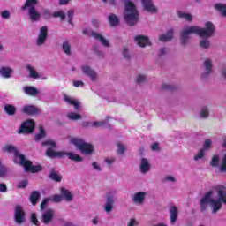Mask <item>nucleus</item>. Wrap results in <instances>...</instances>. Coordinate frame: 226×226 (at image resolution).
Returning a JSON list of instances; mask_svg holds the SVG:
<instances>
[{
  "label": "nucleus",
  "mask_w": 226,
  "mask_h": 226,
  "mask_svg": "<svg viewBox=\"0 0 226 226\" xmlns=\"http://www.w3.org/2000/svg\"><path fill=\"white\" fill-rule=\"evenodd\" d=\"M62 50L66 56H72V42L69 40L62 42Z\"/></svg>",
  "instance_id": "obj_23"
},
{
  "label": "nucleus",
  "mask_w": 226,
  "mask_h": 226,
  "mask_svg": "<svg viewBox=\"0 0 226 226\" xmlns=\"http://www.w3.org/2000/svg\"><path fill=\"white\" fill-rule=\"evenodd\" d=\"M49 202V198H46L42 200L41 204V211H43V209H45V207H47V203Z\"/></svg>",
  "instance_id": "obj_59"
},
{
  "label": "nucleus",
  "mask_w": 226,
  "mask_h": 226,
  "mask_svg": "<svg viewBox=\"0 0 226 226\" xmlns=\"http://www.w3.org/2000/svg\"><path fill=\"white\" fill-rule=\"evenodd\" d=\"M218 163H220V156L218 155H214L212 157V160L210 162L211 167H218Z\"/></svg>",
  "instance_id": "obj_40"
},
{
  "label": "nucleus",
  "mask_w": 226,
  "mask_h": 226,
  "mask_svg": "<svg viewBox=\"0 0 226 226\" xmlns=\"http://www.w3.org/2000/svg\"><path fill=\"white\" fill-rule=\"evenodd\" d=\"M62 199H64L66 202H72L73 200V194L70 192V191L64 187L60 188Z\"/></svg>",
  "instance_id": "obj_25"
},
{
  "label": "nucleus",
  "mask_w": 226,
  "mask_h": 226,
  "mask_svg": "<svg viewBox=\"0 0 226 226\" xmlns=\"http://www.w3.org/2000/svg\"><path fill=\"white\" fill-rule=\"evenodd\" d=\"M36 5H38V0H26L24 6L21 8V10H31V8H36Z\"/></svg>",
  "instance_id": "obj_28"
},
{
  "label": "nucleus",
  "mask_w": 226,
  "mask_h": 226,
  "mask_svg": "<svg viewBox=\"0 0 226 226\" xmlns=\"http://www.w3.org/2000/svg\"><path fill=\"white\" fill-rule=\"evenodd\" d=\"M207 38L209 37H205V39L200 41V47L205 50H207L211 47V41Z\"/></svg>",
  "instance_id": "obj_33"
},
{
  "label": "nucleus",
  "mask_w": 226,
  "mask_h": 226,
  "mask_svg": "<svg viewBox=\"0 0 226 226\" xmlns=\"http://www.w3.org/2000/svg\"><path fill=\"white\" fill-rule=\"evenodd\" d=\"M2 19H10V11H4L1 12Z\"/></svg>",
  "instance_id": "obj_56"
},
{
  "label": "nucleus",
  "mask_w": 226,
  "mask_h": 226,
  "mask_svg": "<svg viewBox=\"0 0 226 226\" xmlns=\"http://www.w3.org/2000/svg\"><path fill=\"white\" fill-rule=\"evenodd\" d=\"M209 147H211V139H207L205 140L204 144H203V148L204 151H206L207 149H209Z\"/></svg>",
  "instance_id": "obj_51"
},
{
  "label": "nucleus",
  "mask_w": 226,
  "mask_h": 226,
  "mask_svg": "<svg viewBox=\"0 0 226 226\" xmlns=\"http://www.w3.org/2000/svg\"><path fill=\"white\" fill-rule=\"evenodd\" d=\"M11 73H13V69L6 66L0 67V76L3 79H11Z\"/></svg>",
  "instance_id": "obj_22"
},
{
  "label": "nucleus",
  "mask_w": 226,
  "mask_h": 226,
  "mask_svg": "<svg viewBox=\"0 0 226 226\" xmlns=\"http://www.w3.org/2000/svg\"><path fill=\"white\" fill-rule=\"evenodd\" d=\"M71 0H59V4L61 5H64V4H68V3H70Z\"/></svg>",
  "instance_id": "obj_62"
},
{
  "label": "nucleus",
  "mask_w": 226,
  "mask_h": 226,
  "mask_svg": "<svg viewBox=\"0 0 226 226\" xmlns=\"http://www.w3.org/2000/svg\"><path fill=\"white\" fill-rule=\"evenodd\" d=\"M92 126H94V128H103V126H107V122L105 121L94 122L92 124Z\"/></svg>",
  "instance_id": "obj_47"
},
{
  "label": "nucleus",
  "mask_w": 226,
  "mask_h": 226,
  "mask_svg": "<svg viewBox=\"0 0 226 226\" xmlns=\"http://www.w3.org/2000/svg\"><path fill=\"white\" fill-rule=\"evenodd\" d=\"M14 218H15L16 223H18L19 225L26 222V213H24L22 207L16 206L15 212H14Z\"/></svg>",
  "instance_id": "obj_11"
},
{
  "label": "nucleus",
  "mask_w": 226,
  "mask_h": 226,
  "mask_svg": "<svg viewBox=\"0 0 226 226\" xmlns=\"http://www.w3.org/2000/svg\"><path fill=\"white\" fill-rule=\"evenodd\" d=\"M215 8L217 10V11H219V13H221L222 17H226V4H216Z\"/></svg>",
  "instance_id": "obj_32"
},
{
  "label": "nucleus",
  "mask_w": 226,
  "mask_h": 226,
  "mask_svg": "<svg viewBox=\"0 0 226 226\" xmlns=\"http://www.w3.org/2000/svg\"><path fill=\"white\" fill-rule=\"evenodd\" d=\"M215 190L217 192L219 196L218 199H215V191L211 190L206 192L200 202L201 211H206L209 204L212 208V213L215 215L222 209V202L226 204V187L223 185H217L215 187Z\"/></svg>",
  "instance_id": "obj_1"
},
{
  "label": "nucleus",
  "mask_w": 226,
  "mask_h": 226,
  "mask_svg": "<svg viewBox=\"0 0 226 226\" xmlns=\"http://www.w3.org/2000/svg\"><path fill=\"white\" fill-rule=\"evenodd\" d=\"M50 179H52L53 181H56L57 183L61 182V179H63V177H61V175H59V173L56 172H52L49 175Z\"/></svg>",
  "instance_id": "obj_38"
},
{
  "label": "nucleus",
  "mask_w": 226,
  "mask_h": 226,
  "mask_svg": "<svg viewBox=\"0 0 226 226\" xmlns=\"http://www.w3.org/2000/svg\"><path fill=\"white\" fill-rule=\"evenodd\" d=\"M83 34H87V36H92L93 38H94V40H97V41H100V43H102L103 47H106L108 49L109 47H110V42H109V41L105 39L103 35L91 30L90 28H85L83 30Z\"/></svg>",
  "instance_id": "obj_8"
},
{
  "label": "nucleus",
  "mask_w": 226,
  "mask_h": 226,
  "mask_svg": "<svg viewBox=\"0 0 226 226\" xmlns=\"http://www.w3.org/2000/svg\"><path fill=\"white\" fill-rule=\"evenodd\" d=\"M4 110L8 116H15V114H17V108L11 104H5L4 106Z\"/></svg>",
  "instance_id": "obj_30"
},
{
  "label": "nucleus",
  "mask_w": 226,
  "mask_h": 226,
  "mask_svg": "<svg viewBox=\"0 0 226 226\" xmlns=\"http://www.w3.org/2000/svg\"><path fill=\"white\" fill-rule=\"evenodd\" d=\"M117 154H124V151H126V147L121 143H117Z\"/></svg>",
  "instance_id": "obj_45"
},
{
  "label": "nucleus",
  "mask_w": 226,
  "mask_h": 226,
  "mask_svg": "<svg viewBox=\"0 0 226 226\" xmlns=\"http://www.w3.org/2000/svg\"><path fill=\"white\" fill-rule=\"evenodd\" d=\"M47 38H49V28L47 26H42L39 31V35L36 41L37 47H41L42 45H45Z\"/></svg>",
  "instance_id": "obj_9"
},
{
  "label": "nucleus",
  "mask_w": 226,
  "mask_h": 226,
  "mask_svg": "<svg viewBox=\"0 0 226 226\" xmlns=\"http://www.w3.org/2000/svg\"><path fill=\"white\" fill-rule=\"evenodd\" d=\"M41 146L49 147L46 151V155L49 156V158H64V156H68L69 160H72L73 162L83 161L80 155L76 154L72 152L54 151L57 145L56 144V141H54L53 139H47L43 141L41 143Z\"/></svg>",
  "instance_id": "obj_4"
},
{
  "label": "nucleus",
  "mask_w": 226,
  "mask_h": 226,
  "mask_svg": "<svg viewBox=\"0 0 226 226\" xmlns=\"http://www.w3.org/2000/svg\"><path fill=\"white\" fill-rule=\"evenodd\" d=\"M147 196V192H136L132 197V202H134V204H144Z\"/></svg>",
  "instance_id": "obj_18"
},
{
  "label": "nucleus",
  "mask_w": 226,
  "mask_h": 226,
  "mask_svg": "<svg viewBox=\"0 0 226 226\" xmlns=\"http://www.w3.org/2000/svg\"><path fill=\"white\" fill-rule=\"evenodd\" d=\"M137 45L139 47H141L144 49V47H147V45H151V41H149V38L144 35H138L134 38Z\"/></svg>",
  "instance_id": "obj_19"
},
{
  "label": "nucleus",
  "mask_w": 226,
  "mask_h": 226,
  "mask_svg": "<svg viewBox=\"0 0 226 226\" xmlns=\"http://www.w3.org/2000/svg\"><path fill=\"white\" fill-rule=\"evenodd\" d=\"M141 3L144 10L148 11V13H156L158 11V9L153 4V0H141Z\"/></svg>",
  "instance_id": "obj_15"
},
{
  "label": "nucleus",
  "mask_w": 226,
  "mask_h": 226,
  "mask_svg": "<svg viewBox=\"0 0 226 226\" xmlns=\"http://www.w3.org/2000/svg\"><path fill=\"white\" fill-rule=\"evenodd\" d=\"M169 213L170 217V223L174 225V223H176V222L177 221V215H178L177 207L176 206H172L170 208Z\"/></svg>",
  "instance_id": "obj_24"
},
{
  "label": "nucleus",
  "mask_w": 226,
  "mask_h": 226,
  "mask_svg": "<svg viewBox=\"0 0 226 226\" xmlns=\"http://www.w3.org/2000/svg\"><path fill=\"white\" fill-rule=\"evenodd\" d=\"M95 54H96V56H98V57H103L104 56L103 52L99 51V50H96Z\"/></svg>",
  "instance_id": "obj_64"
},
{
  "label": "nucleus",
  "mask_w": 226,
  "mask_h": 226,
  "mask_svg": "<svg viewBox=\"0 0 226 226\" xmlns=\"http://www.w3.org/2000/svg\"><path fill=\"white\" fill-rule=\"evenodd\" d=\"M116 195H117V190L109 192L106 195V202L104 204L105 213H112L114 209V204H116Z\"/></svg>",
  "instance_id": "obj_7"
},
{
  "label": "nucleus",
  "mask_w": 226,
  "mask_h": 226,
  "mask_svg": "<svg viewBox=\"0 0 226 226\" xmlns=\"http://www.w3.org/2000/svg\"><path fill=\"white\" fill-rule=\"evenodd\" d=\"M166 54H168L167 48H161L159 49L158 56L159 57H163V56H166Z\"/></svg>",
  "instance_id": "obj_53"
},
{
  "label": "nucleus",
  "mask_w": 226,
  "mask_h": 226,
  "mask_svg": "<svg viewBox=\"0 0 226 226\" xmlns=\"http://www.w3.org/2000/svg\"><path fill=\"white\" fill-rule=\"evenodd\" d=\"M28 16L31 22H38L41 14L36 10V8L28 9Z\"/></svg>",
  "instance_id": "obj_21"
},
{
  "label": "nucleus",
  "mask_w": 226,
  "mask_h": 226,
  "mask_svg": "<svg viewBox=\"0 0 226 226\" xmlns=\"http://www.w3.org/2000/svg\"><path fill=\"white\" fill-rule=\"evenodd\" d=\"M81 70L84 75L89 77L92 82H96L98 80V73L94 72V70H93L91 67H89V65H83Z\"/></svg>",
  "instance_id": "obj_12"
},
{
  "label": "nucleus",
  "mask_w": 226,
  "mask_h": 226,
  "mask_svg": "<svg viewBox=\"0 0 226 226\" xmlns=\"http://www.w3.org/2000/svg\"><path fill=\"white\" fill-rule=\"evenodd\" d=\"M0 192L2 193H6L8 192V187L6 186V184L4 183L0 184Z\"/></svg>",
  "instance_id": "obj_55"
},
{
  "label": "nucleus",
  "mask_w": 226,
  "mask_h": 226,
  "mask_svg": "<svg viewBox=\"0 0 226 226\" xmlns=\"http://www.w3.org/2000/svg\"><path fill=\"white\" fill-rule=\"evenodd\" d=\"M4 151L6 153H13L14 163H18L19 165H21V167H24L25 172H32V174H34L41 170V166H33V162L26 160V155L20 154V152H19L17 147H15L13 145H5L4 147Z\"/></svg>",
  "instance_id": "obj_3"
},
{
  "label": "nucleus",
  "mask_w": 226,
  "mask_h": 226,
  "mask_svg": "<svg viewBox=\"0 0 226 226\" xmlns=\"http://www.w3.org/2000/svg\"><path fill=\"white\" fill-rule=\"evenodd\" d=\"M124 19L129 26H135L139 22V10L132 1L127 0L124 4Z\"/></svg>",
  "instance_id": "obj_5"
},
{
  "label": "nucleus",
  "mask_w": 226,
  "mask_h": 226,
  "mask_svg": "<svg viewBox=\"0 0 226 226\" xmlns=\"http://www.w3.org/2000/svg\"><path fill=\"white\" fill-rule=\"evenodd\" d=\"M38 199H40V192L34 191L30 195V200L33 206H36V204L38 203Z\"/></svg>",
  "instance_id": "obj_34"
},
{
  "label": "nucleus",
  "mask_w": 226,
  "mask_h": 226,
  "mask_svg": "<svg viewBox=\"0 0 226 226\" xmlns=\"http://www.w3.org/2000/svg\"><path fill=\"white\" fill-rule=\"evenodd\" d=\"M163 183H176V177L174 176L167 175L163 177Z\"/></svg>",
  "instance_id": "obj_43"
},
{
  "label": "nucleus",
  "mask_w": 226,
  "mask_h": 226,
  "mask_svg": "<svg viewBox=\"0 0 226 226\" xmlns=\"http://www.w3.org/2000/svg\"><path fill=\"white\" fill-rule=\"evenodd\" d=\"M31 222L35 226H40V221H38V217H36V214H32Z\"/></svg>",
  "instance_id": "obj_49"
},
{
  "label": "nucleus",
  "mask_w": 226,
  "mask_h": 226,
  "mask_svg": "<svg viewBox=\"0 0 226 226\" xmlns=\"http://www.w3.org/2000/svg\"><path fill=\"white\" fill-rule=\"evenodd\" d=\"M55 212L53 209H48L41 215V222L44 225H49L54 220Z\"/></svg>",
  "instance_id": "obj_14"
},
{
  "label": "nucleus",
  "mask_w": 226,
  "mask_h": 226,
  "mask_svg": "<svg viewBox=\"0 0 226 226\" xmlns=\"http://www.w3.org/2000/svg\"><path fill=\"white\" fill-rule=\"evenodd\" d=\"M137 82L138 84H143V82H146V76L142 74L138 75Z\"/></svg>",
  "instance_id": "obj_52"
},
{
  "label": "nucleus",
  "mask_w": 226,
  "mask_h": 226,
  "mask_svg": "<svg viewBox=\"0 0 226 226\" xmlns=\"http://www.w3.org/2000/svg\"><path fill=\"white\" fill-rule=\"evenodd\" d=\"M73 86H74V87H84V83H83V81H80V80L74 81Z\"/></svg>",
  "instance_id": "obj_60"
},
{
  "label": "nucleus",
  "mask_w": 226,
  "mask_h": 226,
  "mask_svg": "<svg viewBox=\"0 0 226 226\" xmlns=\"http://www.w3.org/2000/svg\"><path fill=\"white\" fill-rule=\"evenodd\" d=\"M178 17L180 19H185V20H188L189 22H192V16L188 13H185L183 11L178 12Z\"/></svg>",
  "instance_id": "obj_42"
},
{
  "label": "nucleus",
  "mask_w": 226,
  "mask_h": 226,
  "mask_svg": "<svg viewBox=\"0 0 226 226\" xmlns=\"http://www.w3.org/2000/svg\"><path fill=\"white\" fill-rule=\"evenodd\" d=\"M151 149L152 151H160V144H158L157 142L154 143L151 146Z\"/></svg>",
  "instance_id": "obj_57"
},
{
  "label": "nucleus",
  "mask_w": 226,
  "mask_h": 226,
  "mask_svg": "<svg viewBox=\"0 0 226 226\" xmlns=\"http://www.w3.org/2000/svg\"><path fill=\"white\" fill-rule=\"evenodd\" d=\"M24 93L28 94V96H36L40 94V91H38L34 87H25Z\"/></svg>",
  "instance_id": "obj_29"
},
{
  "label": "nucleus",
  "mask_w": 226,
  "mask_h": 226,
  "mask_svg": "<svg viewBox=\"0 0 226 226\" xmlns=\"http://www.w3.org/2000/svg\"><path fill=\"white\" fill-rule=\"evenodd\" d=\"M6 174H8V168L0 160V177H6Z\"/></svg>",
  "instance_id": "obj_36"
},
{
  "label": "nucleus",
  "mask_w": 226,
  "mask_h": 226,
  "mask_svg": "<svg viewBox=\"0 0 226 226\" xmlns=\"http://www.w3.org/2000/svg\"><path fill=\"white\" fill-rule=\"evenodd\" d=\"M206 154V151H204V149H200L198 154L194 156V160L195 162H199V160H202V158H204Z\"/></svg>",
  "instance_id": "obj_41"
},
{
  "label": "nucleus",
  "mask_w": 226,
  "mask_h": 226,
  "mask_svg": "<svg viewBox=\"0 0 226 226\" xmlns=\"http://www.w3.org/2000/svg\"><path fill=\"white\" fill-rule=\"evenodd\" d=\"M203 66L205 71L202 73V78L207 79V77H209L213 73V60L211 58H206Z\"/></svg>",
  "instance_id": "obj_13"
},
{
  "label": "nucleus",
  "mask_w": 226,
  "mask_h": 226,
  "mask_svg": "<svg viewBox=\"0 0 226 226\" xmlns=\"http://www.w3.org/2000/svg\"><path fill=\"white\" fill-rule=\"evenodd\" d=\"M108 20L111 27H117V26H119V18H117V16L114 13H110L108 16Z\"/></svg>",
  "instance_id": "obj_26"
},
{
  "label": "nucleus",
  "mask_w": 226,
  "mask_h": 226,
  "mask_svg": "<svg viewBox=\"0 0 226 226\" xmlns=\"http://www.w3.org/2000/svg\"><path fill=\"white\" fill-rule=\"evenodd\" d=\"M105 162H106V163H108V165H112V163H114V162H116V160H114V159H106Z\"/></svg>",
  "instance_id": "obj_63"
},
{
  "label": "nucleus",
  "mask_w": 226,
  "mask_h": 226,
  "mask_svg": "<svg viewBox=\"0 0 226 226\" xmlns=\"http://www.w3.org/2000/svg\"><path fill=\"white\" fill-rule=\"evenodd\" d=\"M127 226H139V221L135 218H131L127 222Z\"/></svg>",
  "instance_id": "obj_50"
},
{
  "label": "nucleus",
  "mask_w": 226,
  "mask_h": 226,
  "mask_svg": "<svg viewBox=\"0 0 226 226\" xmlns=\"http://www.w3.org/2000/svg\"><path fill=\"white\" fill-rule=\"evenodd\" d=\"M26 186H27V182L23 180L19 183V188H26Z\"/></svg>",
  "instance_id": "obj_61"
},
{
  "label": "nucleus",
  "mask_w": 226,
  "mask_h": 226,
  "mask_svg": "<svg viewBox=\"0 0 226 226\" xmlns=\"http://www.w3.org/2000/svg\"><path fill=\"white\" fill-rule=\"evenodd\" d=\"M53 17L60 18L62 20H64V19H66V14H64L63 11H59L54 12Z\"/></svg>",
  "instance_id": "obj_44"
},
{
  "label": "nucleus",
  "mask_w": 226,
  "mask_h": 226,
  "mask_svg": "<svg viewBox=\"0 0 226 226\" xmlns=\"http://www.w3.org/2000/svg\"><path fill=\"white\" fill-rule=\"evenodd\" d=\"M47 136V132H45V129L43 127H40V133L35 134L34 140L36 142H40L42 139H45Z\"/></svg>",
  "instance_id": "obj_35"
},
{
  "label": "nucleus",
  "mask_w": 226,
  "mask_h": 226,
  "mask_svg": "<svg viewBox=\"0 0 226 226\" xmlns=\"http://www.w3.org/2000/svg\"><path fill=\"white\" fill-rule=\"evenodd\" d=\"M53 200L54 202H61V200H63V196L56 194L55 196H53Z\"/></svg>",
  "instance_id": "obj_58"
},
{
  "label": "nucleus",
  "mask_w": 226,
  "mask_h": 226,
  "mask_svg": "<svg viewBox=\"0 0 226 226\" xmlns=\"http://www.w3.org/2000/svg\"><path fill=\"white\" fill-rule=\"evenodd\" d=\"M27 72L30 73L31 79H40V74L34 70V67H33L31 64H26V66Z\"/></svg>",
  "instance_id": "obj_31"
},
{
  "label": "nucleus",
  "mask_w": 226,
  "mask_h": 226,
  "mask_svg": "<svg viewBox=\"0 0 226 226\" xmlns=\"http://www.w3.org/2000/svg\"><path fill=\"white\" fill-rule=\"evenodd\" d=\"M139 170L141 174H147L151 170V163L147 158H141L139 163Z\"/></svg>",
  "instance_id": "obj_17"
},
{
  "label": "nucleus",
  "mask_w": 226,
  "mask_h": 226,
  "mask_svg": "<svg viewBox=\"0 0 226 226\" xmlns=\"http://www.w3.org/2000/svg\"><path fill=\"white\" fill-rule=\"evenodd\" d=\"M123 56H124V59H126L127 61H130V58L132 57V56L130 55V51L128 50V49L124 48Z\"/></svg>",
  "instance_id": "obj_48"
},
{
  "label": "nucleus",
  "mask_w": 226,
  "mask_h": 226,
  "mask_svg": "<svg viewBox=\"0 0 226 226\" xmlns=\"http://www.w3.org/2000/svg\"><path fill=\"white\" fill-rule=\"evenodd\" d=\"M174 38V28H170L166 34H162L159 36V41L167 42L171 41Z\"/></svg>",
  "instance_id": "obj_20"
},
{
  "label": "nucleus",
  "mask_w": 226,
  "mask_h": 226,
  "mask_svg": "<svg viewBox=\"0 0 226 226\" xmlns=\"http://www.w3.org/2000/svg\"><path fill=\"white\" fill-rule=\"evenodd\" d=\"M64 101L65 102V103H68L69 105H73L75 110H79L80 102H79L77 99L64 94Z\"/></svg>",
  "instance_id": "obj_16"
},
{
  "label": "nucleus",
  "mask_w": 226,
  "mask_h": 226,
  "mask_svg": "<svg viewBox=\"0 0 226 226\" xmlns=\"http://www.w3.org/2000/svg\"><path fill=\"white\" fill-rule=\"evenodd\" d=\"M75 15V11L73 10H69L68 14H67V19H68V24H73V16Z\"/></svg>",
  "instance_id": "obj_46"
},
{
  "label": "nucleus",
  "mask_w": 226,
  "mask_h": 226,
  "mask_svg": "<svg viewBox=\"0 0 226 226\" xmlns=\"http://www.w3.org/2000/svg\"><path fill=\"white\" fill-rule=\"evenodd\" d=\"M70 142L71 144H73V146H76L77 149H79L82 154H93V151H94V147L89 143L85 142L82 139L72 138L70 139Z\"/></svg>",
  "instance_id": "obj_6"
},
{
  "label": "nucleus",
  "mask_w": 226,
  "mask_h": 226,
  "mask_svg": "<svg viewBox=\"0 0 226 226\" xmlns=\"http://www.w3.org/2000/svg\"><path fill=\"white\" fill-rule=\"evenodd\" d=\"M68 119H71V121H78V119H82V116L75 113V112H69L67 114Z\"/></svg>",
  "instance_id": "obj_37"
},
{
  "label": "nucleus",
  "mask_w": 226,
  "mask_h": 226,
  "mask_svg": "<svg viewBox=\"0 0 226 226\" xmlns=\"http://www.w3.org/2000/svg\"><path fill=\"white\" fill-rule=\"evenodd\" d=\"M192 34H198L200 38H211L215 34V25L211 21L205 24V28L199 26H189L180 32V43L186 46L190 41Z\"/></svg>",
  "instance_id": "obj_2"
},
{
  "label": "nucleus",
  "mask_w": 226,
  "mask_h": 226,
  "mask_svg": "<svg viewBox=\"0 0 226 226\" xmlns=\"http://www.w3.org/2000/svg\"><path fill=\"white\" fill-rule=\"evenodd\" d=\"M92 167H93L94 170H97V172H102V167H100L98 162H92Z\"/></svg>",
  "instance_id": "obj_54"
},
{
  "label": "nucleus",
  "mask_w": 226,
  "mask_h": 226,
  "mask_svg": "<svg viewBox=\"0 0 226 226\" xmlns=\"http://www.w3.org/2000/svg\"><path fill=\"white\" fill-rule=\"evenodd\" d=\"M200 116L203 119H206V117H209V109H207V107L204 106L203 108H201Z\"/></svg>",
  "instance_id": "obj_39"
},
{
  "label": "nucleus",
  "mask_w": 226,
  "mask_h": 226,
  "mask_svg": "<svg viewBox=\"0 0 226 226\" xmlns=\"http://www.w3.org/2000/svg\"><path fill=\"white\" fill-rule=\"evenodd\" d=\"M24 114H28L29 116H34V114H38V109L33 105L25 106L22 109Z\"/></svg>",
  "instance_id": "obj_27"
},
{
  "label": "nucleus",
  "mask_w": 226,
  "mask_h": 226,
  "mask_svg": "<svg viewBox=\"0 0 226 226\" xmlns=\"http://www.w3.org/2000/svg\"><path fill=\"white\" fill-rule=\"evenodd\" d=\"M33 132H34V121L27 120L21 124L18 133H33Z\"/></svg>",
  "instance_id": "obj_10"
}]
</instances>
